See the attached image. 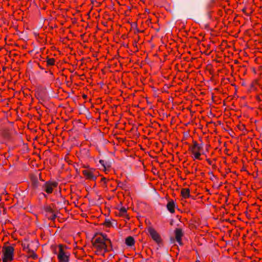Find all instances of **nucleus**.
<instances>
[{
  "instance_id": "1",
  "label": "nucleus",
  "mask_w": 262,
  "mask_h": 262,
  "mask_svg": "<svg viewBox=\"0 0 262 262\" xmlns=\"http://www.w3.org/2000/svg\"><path fill=\"white\" fill-rule=\"evenodd\" d=\"M92 242L93 246L100 251L104 250V252H108V244L112 247L111 241L107 237L106 234L102 233H96L93 236Z\"/></svg>"
},
{
  "instance_id": "2",
  "label": "nucleus",
  "mask_w": 262,
  "mask_h": 262,
  "mask_svg": "<svg viewBox=\"0 0 262 262\" xmlns=\"http://www.w3.org/2000/svg\"><path fill=\"white\" fill-rule=\"evenodd\" d=\"M3 257V262H8V260L11 261L13 259L14 248L11 246L5 247Z\"/></svg>"
},
{
  "instance_id": "3",
  "label": "nucleus",
  "mask_w": 262,
  "mask_h": 262,
  "mask_svg": "<svg viewBox=\"0 0 262 262\" xmlns=\"http://www.w3.org/2000/svg\"><path fill=\"white\" fill-rule=\"evenodd\" d=\"M57 257L60 262L69 261V255L64 251L61 245H59V253L57 255Z\"/></svg>"
},
{
  "instance_id": "4",
  "label": "nucleus",
  "mask_w": 262,
  "mask_h": 262,
  "mask_svg": "<svg viewBox=\"0 0 262 262\" xmlns=\"http://www.w3.org/2000/svg\"><path fill=\"white\" fill-rule=\"evenodd\" d=\"M148 232L151 238L158 244V246L160 247L162 245V242L159 234L154 229L152 228H149L148 229Z\"/></svg>"
},
{
  "instance_id": "5",
  "label": "nucleus",
  "mask_w": 262,
  "mask_h": 262,
  "mask_svg": "<svg viewBox=\"0 0 262 262\" xmlns=\"http://www.w3.org/2000/svg\"><path fill=\"white\" fill-rule=\"evenodd\" d=\"M82 173L88 179L92 180H95L96 179V176H95L94 172L91 170H83Z\"/></svg>"
},
{
  "instance_id": "6",
  "label": "nucleus",
  "mask_w": 262,
  "mask_h": 262,
  "mask_svg": "<svg viewBox=\"0 0 262 262\" xmlns=\"http://www.w3.org/2000/svg\"><path fill=\"white\" fill-rule=\"evenodd\" d=\"M167 209L171 213L174 212L175 204L173 200H170L167 204Z\"/></svg>"
},
{
  "instance_id": "7",
  "label": "nucleus",
  "mask_w": 262,
  "mask_h": 262,
  "mask_svg": "<svg viewBox=\"0 0 262 262\" xmlns=\"http://www.w3.org/2000/svg\"><path fill=\"white\" fill-rule=\"evenodd\" d=\"M175 234L177 241H179L183 235L182 230L180 228H177L175 230Z\"/></svg>"
},
{
  "instance_id": "8",
  "label": "nucleus",
  "mask_w": 262,
  "mask_h": 262,
  "mask_svg": "<svg viewBox=\"0 0 262 262\" xmlns=\"http://www.w3.org/2000/svg\"><path fill=\"white\" fill-rule=\"evenodd\" d=\"M43 187L45 188V191L48 193H51L52 192L53 188H52V186L50 185V183L49 182H46L43 185Z\"/></svg>"
},
{
  "instance_id": "9",
  "label": "nucleus",
  "mask_w": 262,
  "mask_h": 262,
  "mask_svg": "<svg viewBox=\"0 0 262 262\" xmlns=\"http://www.w3.org/2000/svg\"><path fill=\"white\" fill-rule=\"evenodd\" d=\"M105 224L108 227H115L117 226V222L115 220L111 221L110 219H106Z\"/></svg>"
},
{
  "instance_id": "10",
  "label": "nucleus",
  "mask_w": 262,
  "mask_h": 262,
  "mask_svg": "<svg viewBox=\"0 0 262 262\" xmlns=\"http://www.w3.org/2000/svg\"><path fill=\"white\" fill-rule=\"evenodd\" d=\"M125 244L128 246H132L135 244L134 238L132 236H128L125 239Z\"/></svg>"
},
{
  "instance_id": "11",
  "label": "nucleus",
  "mask_w": 262,
  "mask_h": 262,
  "mask_svg": "<svg viewBox=\"0 0 262 262\" xmlns=\"http://www.w3.org/2000/svg\"><path fill=\"white\" fill-rule=\"evenodd\" d=\"M181 194L183 198H186L190 197V191L188 188L182 189L181 190Z\"/></svg>"
},
{
  "instance_id": "12",
  "label": "nucleus",
  "mask_w": 262,
  "mask_h": 262,
  "mask_svg": "<svg viewBox=\"0 0 262 262\" xmlns=\"http://www.w3.org/2000/svg\"><path fill=\"white\" fill-rule=\"evenodd\" d=\"M193 146H190L189 147L190 150H191L192 152H193L194 151V149L195 148L198 149V150H200L202 148V145H199L196 142L193 141Z\"/></svg>"
},
{
  "instance_id": "13",
  "label": "nucleus",
  "mask_w": 262,
  "mask_h": 262,
  "mask_svg": "<svg viewBox=\"0 0 262 262\" xmlns=\"http://www.w3.org/2000/svg\"><path fill=\"white\" fill-rule=\"evenodd\" d=\"M119 210V215L127 217L126 209L124 207H121L120 208H118Z\"/></svg>"
},
{
  "instance_id": "14",
  "label": "nucleus",
  "mask_w": 262,
  "mask_h": 262,
  "mask_svg": "<svg viewBox=\"0 0 262 262\" xmlns=\"http://www.w3.org/2000/svg\"><path fill=\"white\" fill-rule=\"evenodd\" d=\"M29 253L28 257H32L33 259H36L37 258V255L35 253L34 251L33 250L29 249V252H28Z\"/></svg>"
},
{
  "instance_id": "15",
  "label": "nucleus",
  "mask_w": 262,
  "mask_h": 262,
  "mask_svg": "<svg viewBox=\"0 0 262 262\" xmlns=\"http://www.w3.org/2000/svg\"><path fill=\"white\" fill-rule=\"evenodd\" d=\"M55 60L53 58H48L47 64L48 66H53L54 64Z\"/></svg>"
},
{
  "instance_id": "16",
  "label": "nucleus",
  "mask_w": 262,
  "mask_h": 262,
  "mask_svg": "<svg viewBox=\"0 0 262 262\" xmlns=\"http://www.w3.org/2000/svg\"><path fill=\"white\" fill-rule=\"evenodd\" d=\"M112 164V162L111 161H105L104 160V168L106 169V168H108L111 167Z\"/></svg>"
},
{
  "instance_id": "17",
  "label": "nucleus",
  "mask_w": 262,
  "mask_h": 262,
  "mask_svg": "<svg viewBox=\"0 0 262 262\" xmlns=\"http://www.w3.org/2000/svg\"><path fill=\"white\" fill-rule=\"evenodd\" d=\"M39 182L37 179H34L32 181V185L34 188H37L38 187Z\"/></svg>"
},
{
  "instance_id": "18",
  "label": "nucleus",
  "mask_w": 262,
  "mask_h": 262,
  "mask_svg": "<svg viewBox=\"0 0 262 262\" xmlns=\"http://www.w3.org/2000/svg\"><path fill=\"white\" fill-rule=\"evenodd\" d=\"M22 246L23 247V249L24 250L26 251L27 252H29V245L28 244H26L25 243L22 244Z\"/></svg>"
},
{
  "instance_id": "19",
  "label": "nucleus",
  "mask_w": 262,
  "mask_h": 262,
  "mask_svg": "<svg viewBox=\"0 0 262 262\" xmlns=\"http://www.w3.org/2000/svg\"><path fill=\"white\" fill-rule=\"evenodd\" d=\"M192 152L194 155L195 159H200V156L201 155V153L200 152H195L194 151H193V152Z\"/></svg>"
},
{
  "instance_id": "20",
  "label": "nucleus",
  "mask_w": 262,
  "mask_h": 262,
  "mask_svg": "<svg viewBox=\"0 0 262 262\" xmlns=\"http://www.w3.org/2000/svg\"><path fill=\"white\" fill-rule=\"evenodd\" d=\"M51 213H52V215L50 217H49V219H50L51 220L54 221L57 216L56 215V214H54L53 212Z\"/></svg>"
},
{
  "instance_id": "21",
  "label": "nucleus",
  "mask_w": 262,
  "mask_h": 262,
  "mask_svg": "<svg viewBox=\"0 0 262 262\" xmlns=\"http://www.w3.org/2000/svg\"><path fill=\"white\" fill-rule=\"evenodd\" d=\"M50 185H51V186H52V188H53V187H55L57 186V183H56L55 182L50 183Z\"/></svg>"
},
{
  "instance_id": "22",
  "label": "nucleus",
  "mask_w": 262,
  "mask_h": 262,
  "mask_svg": "<svg viewBox=\"0 0 262 262\" xmlns=\"http://www.w3.org/2000/svg\"><path fill=\"white\" fill-rule=\"evenodd\" d=\"M99 163L104 167V160H99Z\"/></svg>"
},
{
  "instance_id": "23",
  "label": "nucleus",
  "mask_w": 262,
  "mask_h": 262,
  "mask_svg": "<svg viewBox=\"0 0 262 262\" xmlns=\"http://www.w3.org/2000/svg\"><path fill=\"white\" fill-rule=\"evenodd\" d=\"M238 128H239V129H241V130H244V129H245V125H239V126H238Z\"/></svg>"
},
{
  "instance_id": "24",
  "label": "nucleus",
  "mask_w": 262,
  "mask_h": 262,
  "mask_svg": "<svg viewBox=\"0 0 262 262\" xmlns=\"http://www.w3.org/2000/svg\"><path fill=\"white\" fill-rule=\"evenodd\" d=\"M47 211L50 213H53V210L50 207H48L47 208Z\"/></svg>"
},
{
  "instance_id": "25",
  "label": "nucleus",
  "mask_w": 262,
  "mask_h": 262,
  "mask_svg": "<svg viewBox=\"0 0 262 262\" xmlns=\"http://www.w3.org/2000/svg\"><path fill=\"white\" fill-rule=\"evenodd\" d=\"M174 242V239L173 237H170V242L171 243H173Z\"/></svg>"
},
{
  "instance_id": "26",
  "label": "nucleus",
  "mask_w": 262,
  "mask_h": 262,
  "mask_svg": "<svg viewBox=\"0 0 262 262\" xmlns=\"http://www.w3.org/2000/svg\"><path fill=\"white\" fill-rule=\"evenodd\" d=\"M177 242L179 243L180 245H182V243L181 242V239H180L179 241H177Z\"/></svg>"
},
{
  "instance_id": "27",
  "label": "nucleus",
  "mask_w": 262,
  "mask_h": 262,
  "mask_svg": "<svg viewBox=\"0 0 262 262\" xmlns=\"http://www.w3.org/2000/svg\"><path fill=\"white\" fill-rule=\"evenodd\" d=\"M101 181H104V183H105L106 179H105V178H102L101 179Z\"/></svg>"
},
{
  "instance_id": "28",
  "label": "nucleus",
  "mask_w": 262,
  "mask_h": 262,
  "mask_svg": "<svg viewBox=\"0 0 262 262\" xmlns=\"http://www.w3.org/2000/svg\"><path fill=\"white\" fill-rule=\"evenodd\" d=\"M223 183H220V184L217 186V188H219L220 186H221L222 185Z\"/></svg>"
},
{
  "instance_id": "29",
  "label": "nucleus",
  "mask_w": 262,
  "mask_h": 262,
  "mask_svg": "<svg viewBox=\"0 0 262 262\" xmlns=\"http://www.w3.org/2000/svg\"><path fill=\"white\" fill-rule=\"evenodd\" d=\"M92 4H93L94 2H96V0H91Z\"/></svg>"
},
{
  "instance_id": "30",
  "label": "nucleus",
  "mask_w": 262,
  "mask_h": 262,
  "mask_svg": "<svg viewBox=\"0 0 262 262\" xmlns=\"http://www.w3.org/2000/svg\"><path fill=\"white\" fill-rule=\"evenodd\" d=\"M210 174H211L213 177H215V176L212 174V172H209Z\"/></svg>"
},
{
  "instance_id": "31",
  "label": "nucleus",
  "mask_w": 262,
  "mask_h": 262,
  "mask_svg": "<svg viewBox=\"0 0 262 262\" xmlns=\"http://www.w3.org/2000/svg\"><path fill=\"white\" fill-rule=\"evenodd\" d=\"M82 108L86 111H88V110L85 108L84 106H82Z\"/></svg>"
},
{
  "instance_id": "32",
  "label": "nucleus",
  "mask_w": 262,
  "mask_h": 262,
  "mask_svg": "<svg viewBox=\"0 0 262 262\" xmlns=\"http://www.w3.org/2000/svg\"><path fill=\"white\" fill-rule=\"evenodd\" d=\"M83 98H86V96L85 95H84L83 96Z\"/></svg>"
},
{
  "instance_id": "33",
  "label": "nucleus",
  "mask_w": 262,
  "mask_h": 262,
  "mask_svg": "<svg viewBox=\"0 0 262 262\" xmlns=\"http://www.w3.org/2000/svg\"><path fill=\"white\" fill-rule=\"evenodd\" d=\"M213 178H214V177H212L210 178V179H211L212 181H213Z\"/></svg>"
},
{
  "instance_id": "34",
  "label": "nucleus",
  "mask_w": 262,
  "mask_h": 262,
  "mask_svg": "<svg viewBox=\"0 0 262 262\" xmlns=\"http://www.w3.org/2000/svg\"><path fill=\"white\" fill-rule=\"evenodd\" d=\"M208 163H209V164L211 165V161H208Z\"/></svg>"
},
{
  "instance_id": "35",
  "label": "nucleus",
  "mask_w": 262,
  "mask_h": 262,
  "mask_svg": "<svg viewBox=\"0 0 262 262\" xmlns=\"http://www.w3.org/2000/svg\"><path fill=\"white\" fill-rule=\"evenodd\" d=\"M34 34H35V35H38V34H37V33H34Z\"/></svg>"
},
{
  "instance_id": "36",
  "label": "nucleus",
  "mask_w": 262,
  "mask_h": 262,
  "mask_svg": "<svg viewBox=\"0 0 262 262\" xmlns=\"http://www.w3.org/2000/svg\"><path fill=\"white\" fill-rule=\"evenodd\" d=\"M172 223H173V222H172V221H171V224L172 225Z\"/></svg>"
},
{
  "instance_id": "37",
  "label": "nucleus",
  "mask_w": 262,
  "mask_h": 262,
  "mask_svg": "<svg viewBox=\"0 0 262 262\" xmlns=\"http://www.w3.org/2000/svg\"><path fill=\"white\" fill-rule=\"evenodd\" d=\"M172 223H173V222H172V221H171V224L172 225Z\"/></svg>"
}]
</instances>
